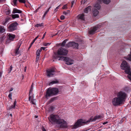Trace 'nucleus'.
<instances>
[{
	"mask_svg": "<svg viewBox=\"0 0 131 131\" xmlns=\"http://www.w3.org/2000/svg\"><path fill=\"white\" fill-rule=\"evenodd\" d=\"M46 48L45 47H42L40 48V50H41V51L42 50H45Z\"/></svg>",
	"mask_w": 131,
	"mask_h": 131,
	"instance_id": "46",
	"label": "nucleus"
},
{
	"mask_svg": "<svg viewBox=\"0 0 131 131\" xmlns=\"http://www.w3.org/2000/svg\"><path fill=\"white\" fill-rule=\"evenodd\" d=\"M7 38L9 40H13V39L15 38V36L14 35H13L10 34H7Z\"/></svg>",
	"mask_w": 131,
	"mask_h": 131,
	"instance_id": "13",
	"label": "nucleus"
},
{
	"mask_svg": "<svg viewBox=\"0 0 131 131\" xmlns=\"http://www.w3.org/2000/svg\"><path fill=\"white\" fill-rule=\"evenodd\" d=\"M43 26V23H41L40 24H37L35 25V26L37 27H39L42 26Z\"/></svg>",
	"mask_w": 131,
	"mask_h": 131,
	"instance_id": "32",
	"label": "nucleus"
},
{
	"mask_svg": "<svg viewBox=\"0 0 131 131\" xmlns=\"http://www.w3.org/2000/svg\"><path fill=\"white\" fill-rule=\"evenodd\" d=\"M39 56H37L36 57V62H37L38 60L39 59Z\"/></svg>",
	"mask_w": 131,
	"mask_h": 131,
	"instance_id": "47",
	"label": "nucleus"
},
{
	"mask_svg": "<svg viewBox=\"0 0 131 131\" xmlns=\"http://www.w3.org/2000/svg\"><path fill=\"white\" fill-rule=\"evenodd\" d=\"M128 75L127 76V77L128 79L131 81V75H129V74H128Z\"/></svg>",
	"mask_w": 131,
	"mask_h": 131,
	"instance_id": "44",
	"label": "nucleus"
},
{
	"mask_svg": "<svg viewBox=\"0 0 131 131\" xmlns=\"http://www.w3.org/2000/svg\"><path fill=\"white\" fill-rule=\"evenodd\" d=\"M18 1L20 3H25L26 2V0H18Z\"/></svg>",
	"mask_w": 131,
	"mask_h": 131,
	"instance_id": "38",
	"label": "nucleus"
},
{
	"mask_svg": "<svg viewBox=\"0 0 131 131\" xmlns=\"http://www.w3.org/2000/svg\"><path fill=\"white\" fill-rule=\"evenodd\" d=\"M2 74V73L1 72H0V77L1 76Z\"/></svg>",
	"mask_w": 131,
	"mask_h": 131,
	"instance_id": "61",
	"label": "nucleus"
},
{
	"mask_svg": "<svg viewBox=\"0 0 131 131\" xmlns=\"http://www.w3.org/2000/svg\"><path fill=\"white\" fill-rule=\"evenodd\" d=\"M91 8V6H90L87 7L84 9L85 13H88V12L90 11Z\"/></svg>",
	"mask_w": 131,
	"mask_h": 131,
	"instance_id": "18",
	"label": "nucleus"
},
{
	"mask_svg": "<svg viewBox=\"0 0 131 131\" xmlns=\"http://www.w3.org/2000/svg\"><path fill=\"white\" fill-rule=\"evenodd\" d=\"M121 68L125 70V72L127 74L131 75V71L130 66L129 64L125 61H123L121 65Z\"/></svg>",
	"mask_w": 131,
	"mask_h": 131,
	"instance_id": "6",
	"label": "nucleus"
},
{
	"mask_svg": "<svg viewBox=\"0 0 131 131\" xmlns=\"http://www.w3.org/2000/svg\"><path fill=\"white\" fill-rule=\"evenodd\" d=\"M108 123L107 122H104L103 123V125H105L106 124H107Z\"/></svg>",
	"mask_w": 131,
	"mask_h": 131,
	"instance_id": "56",
	"label": "nucleus"
},
{
	"mask_svg": "<svg viewBox=\"0 0 131 131\" xmlns=\"http://www.w3.org/2000/svg\"><path fill=\"white\" fill-rule=\"evenodd\" d=\"M86 1V0H82V1H81V3H84Z\"/></svg>",
	"mask_w": 131,
	"mask_h": 131,
	"instance_id": "49",
	"label": "nucleus"
},
{
	"mask_svg": "<svg viewBox=\"0 0 131 131\" xmlns=\"http://www.w3.org/2000/svg\"><path fill=\"white\" fill-rule=\"evenodd\" d=\"M33 83H32V84L31 85V87L33 88Z\"/></svg>",
	"mask_w": 131,
	"mask_h": 131,
	"instance_id": "62",
	"label": "nucleus"
},
{
	"mask_svg": "<svg viewBox=\"0 0 131 131\" xmlns=\"http://www.w3.org/2000/svg\"><path fill=\"white\" fill-rule=\"evenodd\" d=\"M38 116H36L35 117V118H37L38 117Z\"/></svg>",
	"mask_w": 131,
	"mask_h": 131,
	"instance_id": "64",
	"label": "nucleus"
},
{
	"mask_svg": "<svg viewBox=\"0 0 131 131\" xmlns=\"http://www.w3.org/2000/svg\"><path fill=\"white\" fill-rule=\"evenodd\" d=\"M51 8V7H50L48 9L46 10V11L45 12V13L44 14L46 15L47 14V13H48V12L49 11V10L50 9V8Z\"/></svg>",
	"mask_w": 131,
	"mask_h": 131,
	"instance_id": "43",
	"label": "nucleus"
},
{
	"mask_svg": "<svg viewBox=\"0 0 131 131\" xmlns=\"http://www.w3.org/2000/svg\"><path fill=\"white\" fill-rule=\"evenodd\" d=\"M32 44L31 43V44H30V45L29 46V48H28V49H29L31 47L32 45Z\"/></svg>",
	"mask_w": 131,
	"mask_h": 131,
	"instance_id": "53",
	"label": "nucleus"
},
{
	"mask_svg": "<svg viewBox=\"0 0 131 131\" xmlns=\"http://www.w3.org/2000/svg\"><path fill=\"white\" fill-rule=\"evenodd\" d=\"M58 34V33H56L54 35V36H56V35H57Z\"/></svg>",
	"mask_w": 131,
	"mask_h": 131,
	"instance_id": "63",
	"label": "nucleus"
},
{
	"mask_svg": "<svg viewBox=\"0 0 131 131\" xmlns=\"http://www.w3.org/2000/svg\"><path fill=\"white\" fill-rule=\"evenodd\" d=\"M13 90V88H11V89H10V90L9 91V92H11V91H12Z\"/></svg>",
	"mask_w": 131,
	"mask_h": 131,
	"instance_id": "55",
	"label": "nucleus"
},
{
	"mask_svg": "<svg viewBox=\"0 0 131 131\" xmlns=\"http://www.w3.org/2000/svg\"><path fill=\"white\" fill-rule=\"evenodd\" d=\"M59 81L57 80H53L49 84L50 85H52L54 84H57L59 83Z\"/></svg>",
	"mask_w": 131,
	"mask_h": 131,
	"instance_id": "22",
	"label": "nucleus"
},
{
	"mask_svg": "<svg viewBox=\"0 0 131 131\" xmlns=\"http://www.w3.org/2000/svg\"><path fill=\"white\" fill-rule=\"evenodd\" d=\"M58 60H63L66 62V63L68 65H71L73 63L74 61L71 59L68 58L61 57Z\"/></svg>",
	"mask_w": 131,
	"mask_h": 131,
	"instance_id": "8",
	"label": "nucleus"
},
{
	"mask_svg": "<svg viewBox=\"0 0 131 131\" xmlns=\"http://www.w3.org/2000/svg\"><path fill=\"white\" fill-rule=\"evenodd\" d=\"M60 19L61 20H63L64 19V16L63 15H62L60 17Z\"/></svg>",
	"mask_w": 131,
	"mask_h": 131,
	"instance_id": "48",
	"label": "nucleus"
},
{
	"mask_svg": "<svg viewBox=\"0 0 131 131\" xmlns=\"http://www.w3.org/2000/svg\"><path fill=\"white\" fill-rule=\"evenodd\" d=\"M12 92H10V93L8 95V97L10 99H12Z\"/></svg>",
	"mask_w": 131,
	"mask_h": 131,
	"instance_id": "37",
	"label": "nucleus"
},
{
	"mask_svg": "<svg viewBox=\"0 0 131 131\" xmlns=\"http://www.w3.org/2000/svg\"><path fill=\"white\" fill-rule=\"evenodd\" d=\"M94 7L95 9L97 8V10H99L101 6L99 3H97L95 4Z\"/></svg>",
	"mask_w": 131,
	"mask_h": 131,
	"instance_id": "20",
	"label": "nucleus"
},
{
	"mask_svg": "<svg viewBox=\"0 0 131 131\" xmlns=\"http://www.w3.org/2000/svg\"><path fill=\"white\" fill-rule=\"evenodd\" d=\"M18 24L17 22H14L9 24L7 25L8 30L10 32L13 31L17 29Z\"/></svg>",
	"mask_w": 131,
	"mask_h": 131,
	"instance_id": "7",
	"label": "nucleus"
},
{
	"mask_svg": "<svg viewBox=\"0 0 131 131\" xmlns=\"http://www.w3.org/2000/svg\"><path fill=\"white\" fill-rule=\"evenodd\" d=\"M5 12L7 15H9L10 13V11L9 9H6L5 10Z\"/></svg>",
	"mask_w": 131,
	"mask_h": 131,
	"instance_id": "33",
	"label": "nucleus"
},
{
	"mask_svg": "<svg viewBox=\"0 0 131 131\" xmlns=\"http://www.w3.org/2000/svg\"><path fill=\"white\" fill-rule=\"evenodd\" d=\"M33 90V88L32 87H31L30 89L29 94V100L30 101V98L31 97V96H30V94L32 93V92Z\"/></svg>",
	"mask_w": 131,
	"mask_h": 131,
	"instance_id": "25",
	"label": "nucleus"
},
{
	"mask_svg": "<svg viewBox=\"0 0 131 131\" xmlns=\"http://www.w3.org/2000/svg\"><path fill=\"white\" fill-rule=\"evenodd\" d=\"M17 0H13V3L12 4L14 6H16L17 5Z\"/></svg>",
	"mask_w": 131,
	"mask_h": 131,
	"instance_id": "30",
	"label": "nucleus"
},
{
	"mask_svg": "<svg viewBox=\"0 0 131 131\" xmlns=\"http://www.w3.org/2000/svg\"><path fill=\"white\" fill-rule=\"evenodd\" d=\"M99 13V12L97 9L95 8H94L93 10V16H96Z\"/></svg>",
	"mask_w": 131,
	"mask_h": 131,
	"instance_id": "17",
	"label": "nucleus"
},
{
	"mask_svg": "<svg viewBox=\"0 0 131 131\" xmlns=\"http://www.w3.org/2000/svg\"><path fill=\"white\" fill-rule=\"evenodd\" d=\"M127 96V94L123 91H121L118 93L117 97L112 100V103L114 106H116L122 104L125 101Z\"/></svg>",
	"mask_w": 131,
	"mask_h": 131,
	"instance_id": "1",
	"label": "nucleus"
},
{
	"mask_svg": "<svg viewBox=\"0 0 131 131\" xmlns=\"http://www.w3.org/2000/svg\"><path fill=\"white\" fill-rule=\"evenodd\" d=\"M5 31V29L3 27L0 25V34L3 33Z\"/></svg>",
	"mask_w": 131,
	"mask_h": 131,
	"instance_id": "24",
	"label": "nucleus"
},
{
	"mask_svg": "<svg viewBox=\"0 0 131 131\" xmlns=\"http://www.w3.org/2000/svg\"><path fill=\"white\" fill-rule=\"evenodd\" d=\"M51 43L49 42H48V43H45L44 44V45L45 46H48L50 45Z\"/></svg>",
	"mask_w": 131,
	"mask_h": 131,
	"instance_id": "40",
	"label": "nucleus"
},
{
	"mask_svg": "<svg viewBox=\"0 0 131 131\" xmlns=\"http://www.w3.org/2000/svg\"><path fill=\"white\" fill-rule=\"evenodd\" d=\"M99 3H101L102 2H103L105 4H108L110 2V0H98Z\"/></svg>",
	"mask_w": 131,
	"mask_h": 131,
	"instance_id": "15",
	"label": "nucleus"
},
{
	"mask_svg": "<svg viewBox=\"0 0 131 131\" xmlns=\"http://www.w3.org/2000/svg\"><path fill=\"white\" fill-rule=\"evenodd\" d=\"M68 40L67 39H66L64 40L61 43V46L62 47H64L65 46V44L66 43L67 41Z\"/></svg>",
	"mask_w": 131,
	"mask_h": 131,
	"instance_id": "23",
	"label": "nucleus"
},
{
	"mask_svg": "<svg viewBox=\"0 0 131 131\" xmlns=\"http://www.w3.org/2000/svg\"><path fill=\"white\" fill-rule=\"evenodd\" d=\"M74 3V1H72V2H71V7H72L73 6V4Z\"/></svg>",
	"mask_w": 131,
	"mask_h": 131,
	"instance_id": "50",
	"label": "nucleus"
},
{
	"mask_svg": "<svg viewBox=\"0 0 131 131\" xmlns=\"http://www.w3.org/2000/svg\"><path fill=\"white\" fill-rule=\"evenodd\" d=\"M21 42H19L18 43V45L17 46V48L16 50H15V54L16 55L18 54H19V50L21 45Z\"/></svg>",
	"mask_w": 131,
	"mask_h": 131,
	"instance_id": "12",
	"label": "nucleus"
},
{
	"mask_svg": "<svg viewBox=\"0 0 131 131\" xmlns=\"http://www.w3.org/2000/svg\"><path fill=\"white\" fill-rule=\"evenodd\" d=\"M46 32H45V33L43 34V37L42 38V39H43V38H44L45 37V35H46Z\"/></svg>",
	"mask_w": 131,
	"mask_h": 131,
	"instance_id": "52",
	"label": "nucleus"
},
{
	"mask_svg": "<svg viewBox=\"0 0 131 131\" xmlns=\"http://www.w3.org/2000/svg\"><path fill=\"white\" fill-rule=\"evenodd\" d=\"M68 52L67 50L62 47H60L58 50L57 52H54L53 55V57L55 59H60L61 57L59 56L60 55H66Z\"/></svg>",
	"mask_w": 131,
	"mask_h": 131,
	"instance_id": "5",
	"label": "nucleus"
},
{
	"mask_svg": "<svg viewBox=\"0 0 131 131\" xmlns=\"http://www.w3.org/2000/svg\"><path fill=\"white\" fill-rule=\"evenodd\" d=\"M22 12V11L21 10H20L16 8H14L13 9L12 13L13 14L16 13L20 14Z\"/></svg>",
	"mask_w": 131,
	"mask_h": 131,
	"instance_id": "14",
	"label": "nucleus"
},
{
	"mask_svg": "<svg viewBox=\"0 0 131 131\" xmlns=\"http://www.w3.org/2000/svg\"><path fill=\"white\" fill-rule=\"evenodd\" d=\"M41 51L40 50L38 49L36 52V54L37 56H39Z\"/></svg>",
	"mask_w": 131,
	"mask_h": 131,
	"instance_id": "29",
	"label": "nucleus"
},
{
	"mask_svg": "<svg viewBox=\"0 0 131 131\" xmlns=\"http://www.w3.org/2000/svg\"><path fill=\"white\" fill-rule=\"evenodd\" d=\"M42 131H46L45 128L43 127H42Z\"/></svg>",
	"mask_w": 131,
	"mask_h": 131,
	"instance_id": "51",
	"label": "nucleus"
},
{
	"mask_svg": "<svg viewBox=\"0 0 131 131\" xmlns=\"http://www.w3.org/2000/svg\"><path fill=\"white\" fill-rule=\"evenodd\" d=\"M4 40V37H2L0 38V44H2Z\"/></svg>",
	"mask_w": 131,
	"mask_h": 131,
	"instance_id": "31",
	"label": "nucleus"
},
{
	"mask_svg": "<svg viewBox=\"0 0 131 131\" xmlns=\"http://www.w3.org/2000/svg\"><path fill=\"white\" fill-rule=\"evenodd\" d=\"M19 17V15L17 14H13L12 15V17L13 19H15L17 18H18Z\"/></svg>",
	"mask_w": 131,
	"mask_h": 131,
	"instance_id": "28",
	"label": "nucleus"
},
{
	"mask_svg": "<svg viewBox=\"0 0 131 131\" xmlns=\"http://www.w3.org/2000/svg\"><path fill=\"white\" fill-rule=\"evenodd\" d=\"M41 6H40L38 7V8L36 10V12H37L38 11V10L40 8H41Z\"/></svg>",
	"mask_w": 131,
	"mask_h": 131,
	"instance_id": "54",
	"label": "nucleus"
},
{
	"mask_svg": "<svg viewBox=\"0 0 131 131\" xmlns=\"http://www.w3.org/2000/svg\"><path fill=\"white\" fill-rule=\"evenodd\" d=\"M39 36V35H38L37 37H36L33 40V41L31 43L32 44H33L35 42L36 40L37 39Z\"/></svg>",
	"mask_w": 131,
	"mask_h": 131,
	"instance_id": "36",
	"label": "nucleus"
},
{
	"mask_svg": "<svg viewBox=\"0 0 131 131\" xmlns=\"http://www.w3.org/2000/svg\"><path fill=\"white\" fill-rule=\"evenodd\" d=\"M59 92V90L57 88L50 87L47 90L45 97L48 99L50 97L57 95Z\"/></svg>",
	"mask_w": 131,
	"mask_h": 131,
	"instance_id": "4",
	"label": "nucleus"
},
{
	"mask_svg": "<svg viewBox=\"0 0 131 131\" xmlns=\"http://www.w3.org/2000/svg\"><path fill=\"white\" fill-rule=\"evenodd\" d=\"M4 1V0H0V2H3Z\"/></svg>",
	"mask_w": 131,
	"mask_h": 131,
	"instance_id": "60",
	"label": "nucleus"
},
{
	"mask_svg": "<svg viewBox=\"0 0 131 131\" xmlns=\"http://www.w3.org/2000/svg\"><path fill=\"white\" fill-rule=\"evenodd\" d=\"M48 118L51 123H53L57 124L60 127L65 128L66 126V122L63 119H60L57 115L51 114L50 116V117H48Z\"/></svg>",
	"mask_w": 131,
	"mask_h": 131,
	"instance_id": "2",
	"label": "nucleus"
},
{
	"mask_svg": "<svg viewBox=\"0 0 131 131\" xmlns=\"http://www.w3.org/2000/svg\"><path fill=\"white\" fill-rule=\"evenodd\" d=\"M46 15V14H44V15L43 16L42 18H44L45 17V16Z\"/></svg>",
	"mask_w": 131,
	"mask_h": 131,
	"instance_id": "58",
	"label": "nucleus"
},
{
	"mask_svg": "<svg viewBox=\"0 0 131 131\" xmlns=\"http://www.w3.org/2000/svg\"><path fill=\"white\" fill-rule=\"evenodd\" d=\"M79 18L83 20H84V14H82L79 15Z\"/></svg>",
	"mask_w": 131,
	"mask_h": 131,
	"instance_id": "26",
	"label": "nucleus"
},
{
	"mask_svg": "<svg viewBox=\"0 0 131 131\" xmlns=\"http://www.w3.org/2000/svg\"><path fill=\"white\" fill-rule=\"evenodd\" d=\"M99 27L97 26H95L91 27L89 30L88 33L89 34H93L96 32Z\"/></svg>",
	"mask_w": 131,
	"mask_h": 131,
	"instance_id": "11",
	"label": "nucleus"
},
{
	"mask_svg": "<svg viewBox=\"0 0 131 131\" xmlns=\"http://www.w3.org/2000/svg\"><path fill=\"white\" fill-rule=\"evenodd\" d=\"M56 97H54L51 98L50 100L48 102L49 103H51L53 102L54 101L56 100Z\"/></svg>",
	"mask_w": 131,
	"mask_h": 131,
	"instance_id": "27",
	"label": "nucleus"
},
{
	"mask_svg": "<svg viewBox=\"0 0 131 131\" xmlns=\"http://www.w3.org/2000/svg\"><path fill=\"white\" fill-rule=\"evenodd\" d=\"M10 18L9 17H7L6 18L4 21L2 22V24L4 25H6L9 22V20H10Z\"/></svg>",
	"mask_w": 131,
	"mask_h": 131,
	"instance_id": "16",
	"label": "nucleus"
},
{
	"mask_svg": "<svg viewBox=\"0 0 131 131\" xmlns=\"http://www.w3.org/2000/svg\"><path fill=\"white\" fill-rule=\"evenodd\" d=\"M49 112H52L53 110V107L52 106H50L49 108Z\"/></svg>",
	"mask_w": 131,
	"mask_h": 131,
	"instance_id": "35",
	"label": "nucleus"
},
{
	"mask_svg": "<svg viewBox=\"0 0 131 131\" xmlns=\"http://www.w3.org/2000/svg\"><path fill=\"white\" fill-rule=\"evenodd\" d=\"M61 5H59L57 7L56 9H54V12H56L57 11L58 9H59V8L60 7Z\"/></svg>",
	"mask_w": 131,
	"mask_h": 131,
	"instance_id": "41",
	"label": "nucleus"
},
{
	"mask_svg": "<svg viewBox=\"0 0 131 131\" xmlns=\"http://www.w3.org/2000/svg\"><path fill=\"white\" fill-rule=\"evenodd\" d=\"M123 122V121H122V120H121V121H120L119 123L120 124H121Z\"/></svg>",
	"mask_w": 131,
	"mask_h": 131,
	"instance_id": "57",
	"label": "nucleus"
},
{
	"mask_svg": "<svg viewBox=\"0 0 131 131\" xmlns=\"http://www.w3.org/2000/svg\"><path fill=\"white\" fill-rule=\"evenodd\" d=\"M130 54L125 58L126 59L131 61V48L130 49Z\"/></svg>",
	"mask_w": 131,
	"mask_h": 131,
	"instance_id": "21",
	"label": "nucleus"
},
{
	"mask_svg": "<svg viewBox=\"0 0 131 131\" xmlns=\"http://www.w3.org/2000/svg\"><path fill=\"white\" fill-rule=\"evenodd\" d=\"M31 98V97L30 98ZM33 100H33V99L32 98L31 99H30V100L29 101H30V103H31L32 104H35V103L33 101Z\"/></svg>",
	"mask_w": 131,
	"mask_h": 131,
	"instance_id": "39",
	"label": "nucleus"
},
{
	"mask_svg": "<svg viewBox=\"0 0 131 131\" xmlns=\"http://www.w3.org/2000/svg\"><path fill=\"white\" fill-rule=\"evenodd\" d=\"M78 44L74 42H70L66 44L65 47L69 48L71 47L75 49H78Z\"/></svg>",
	"mask_w": 131,
	"mask_h": 131,
	"instance_id": "9",
	"label": "nucleus"
},
{
	"mask_svg": "<svg viewBox=\"0 0 131 131\" xmlns=\"http://www.w3.org/2000/svg\"><path fill=\"white\" fill-rule=\"evenodd\" d=\"M26 67H25V68L24 71L26 72Z\"/></svg>",
	"mask_w": 131,
	"mask_h": 131,
	"instance_id": "59",
	"label": "nucleus"
},
{
	"mask_svg": "<svg viewBox=\"0 0 131 131\" xmlns=\"http://www.w3.org/2000/svg\"><path fill=\"white\" fill-rule=\"evenodd\" d=\"M55 68H53L47 71V75L49 77H51L53 76L55 74Z\"/></svg>",
	"mask_w": 131,
	"mask_h": 131,
	"instance_id": "10",
	"label": "nucleus"
},
{
	"mask_svg": "<svg viewBox=\"0 0 131 131\" xmlns=\"http://www.w3.org/2000/svg\"><path fill=\"white\" fill-rule=\"evenodd\" d=\"M69 11H68L67 12L66 11H64L63 12V14L64 15H66L67 14H69Z\"/></svg>",
	"mask_w": 131,
	"mask_h": 131,
	"instance_id": "42",
	"label": "nucleus"
},
{
	"mask_svg": "<svg viewBox=\"0 0 131 131\" xmlns=\"http://www.w3.org/2000/svg\"><path fill=\"white\" fill-rule=\"evenodd\" d=\"M12 68H13L12 66H10V68L8 70V73H10L11 72V71L12 70Z\"/></svg>",
	"mask_w": 131,
	"mask_h": 131,
	"instance_id": "34",
	"label": "nucleus"
},
{
	"mask_svg": "<svg viewBox=\"0 0 131 131\" xmlns=\"http://www.w3.org/2000/svg\"><path fill=\"white\" fill-rule=\"evenodd\" d=\"M17 102L16 101V99L15 100L14 102L13 103V105L11 106L9 108V110H10L12 108H15V105H16Z\"/></svg>",
	"mask_w": 131,
	"mask_h": 131,
	"instance_id": "19",
	"label": "nucleus"
},
{
	"mask_svg": "<svg viewBox=\"0 0 131 131\" xmlns=\"http://www.w3.org/2000/svg\"><path fill=\"white\" fill-rule=\"evenodd\" d=\"M100 118L101 116L98 115L95 116L93 118L92 117L87 121L82 119H79L75 123L73 126V128L75 129L81 126L88 124L90 122H95L96 120L99 119Z\"/></svg>",
	"mask_w": 131,
	"mask_h": 131,
	"instance_id": "3",
	"label": "nucleus"
},
{
	"mask_svg": "<svg viewBox=\"0 0 131 131\" xmlns=\"http://www.w3.org/2000/svg\"><path fill=\"white\" fill-rule=\"evenodd\" d=\"M62 8L63 9H65V8H66V9L67 8V4L64 5L63 6V7H62Z\"/></svg>",
	"mask_w": 131,
	"mask_h": 131,
	"instance_id": "45",
	"label": "nucleus"
}]
</instances>
